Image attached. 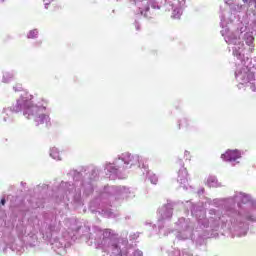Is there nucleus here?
Masks as SVG:
<instances>
[{"label":"nucleus","mask_w":256,"mask_h":256,"mask_svg":"<svg viewBox=\"0 0 256 256\" xmlns=\"http://www.w3.org/2000/svg\"><path fill=\"white\" fill-rule=\"evenodd\" d=\"M181 173H184L185 174V179H187V170L184 169L182 171H179V175H181Z\"/></svg>","instance_id":"obj_4"},{"label":"nucleus","mask_w":256,"mask_h":256,"mask_svg":"<svg viewBox=\"0 0 256 256\" xmlns=\"http://www.w3.org/2000/svg\"><path fill=\"white\" fill-rule=\"evenodd\" d=\"M126 163H127V165H129V164L135 165V163L131 162V159L128 162H126Z\"/></svg>","instance_id":"obj_8"},{"label":"nucleus","mask_w":256,"mask_h":256,"mask_svg":"<svg viewBox=\"0 0 256 256\" xmlns=\"http://www.w3.org/2000/svg\"><path fill=\"white\" fill-rule=\"evenodd\" d=\"M51 157H54V159L56 158L55 157V150H52V152L50 153Z\"/></svg>","instance_id":"obj_6"},{"label":"nucleus","mask_w":256,"mask_h":256,"mask_svg":"<svg viewBox=\"0 0 256 256\" xmlns=\"http://www.w3.org/2000/svg\"><path fill=\"white\" fill-rule=\"evenodd\" d=\"M251 89H252V91H256V86L252 84Z\"/></svg>","instance_id":"obj_7"},{"label":"nucleus","mask_w":256,"mask_h":256,"mask_svg":"<svg viewBox=\"0 0 256 256\" xmlns=\"http://www.w3.org/2000/svg\"><path fill=\"white\" fill-rule=\"evenodd\" d=\"M221 157L224 161H237V159H241V152L238 150H228Z\"/></svg>","instance_id":"obj_2"},{"label":"nucleus","mask_w":256,"mask_h":256,"mask_svg":"<svg viewBox=\"0 0 256 256\" xmlns=\"http://www.w3.org/2000/svg\"><path fill=\"white\" fill-rule=\"evenodd\" d=\"M1 205H5V198L1 200Z\"/></svg>","instance_id":"obj_9"},{"label":"nucleus","mask_w":256,"mask_h":256,"mask_svg":"<svg viewBox=\"0 0 256 256\" xmlns=\"http://www.w3.org/2000/svg\"><path fill=\"white\" fill-rule=\"evenodd\" d=\"M37 35H39V31L37 29L31 30L28 33V39H36Z\"/></svg>","instance_id":"obj_3"},{"label":"nucleus","mask_w":256,"mask_h":256,"mask_svg":"<svg viewBox=\"0 0 256 256\" xmlns=\"http://www.w3.org/2000/svg\"><path fill=\"white\" fill-rule=\"evenodd\" d=\"M105 237H109V234H105Z\"/></svg>","instance_id":"obj_14"},{"label":"nucleus","mask_w":256,"mask_h":256,"mask_svg":"<svg viewBox=\"0 0 256 256\" xmlns=\"http://www.w3.org/2000/svg\"><path fill=\"white\" fill-rule=\"evenodd\" d=\"M38 45H41V42H38Z\"/></svg>","instance_id":"obj_15"},{"label":"nucleus","mask_w":256,"mask_h":256,"mask_svg":"<svg viewBox=\"0 0 256 256\" xmlns=\"http://www.w3.org/2000/svg\"><path fill=\"white\" fill-rule=\"evenodd\" d=\"M182 125H185V127H189V122H187V120H183Z\"/></svg>","instance_id":"obj_5"},{"label":"nucleus","mask_w":256,"mask_h":256,"mask_svg":"<svg viewBox=\"0 0 256 256\" xmlns=\"http://www.w3.org/2000/svg\"><path fill=\"white\" fill-rule=\"evenodd\" d=\"M24 116L26 119H34L37 125H43L44 123L47 125L49 123V117L41 113V108L31 102L25 103Z\"/></svg>","instance_id":"obj_1"},{"label":"nucleus","mask_w":256,"mask_h":256,"mask_svg":"<svg viewBox=\"0 0 256 256\" xmlns=\"http://www.w3.org/2000/svg\"><path fill=\"white\" fill-rule=\"evenodd\" d=\"M136 29H137V31H139V29H141V26H139V24H137Z\"/></svg>","instance_id":"obj_10"},{"label":"nucleus","mask_w":256,"mask_h":256,"mask_svg":"<svg viewBox=\"0 0 256 256\" xmlns=\"http://www.w3.org/2000/svg\"><path fill=\"white\" fill-rule=\"evenodd\" d=\"M128 157H129L130 159H133V156H131V155H128Z\"/></svg>","instance_id":"obj_11"},{"label":"nucleus","mask_w":256,"mask_h":256,"mask_svg":"<svg viewBox=\"0 0 256 256\" xmlns=\"http://www.w3.org/2000/svg\"><path fill=\"white\" fill-rule=\"evenodd\" d=\"M1 3H5V0H1Z\"/></svg>","instance_id":"obj_13"},{"label":"nucleus","mask_w":256,"mask_h":256,"mask_svg":"<svg viewBox=\"0 0 256 256\" xmlns=\"http://www.w3.org/2000/svg\"><path fill=\"white\" fill-rule=\"evenodd\" d=\"M185 155H189V152L186 151V152H185Z\"/></svg>","instance_id":"obj_12"}]
</instances>
